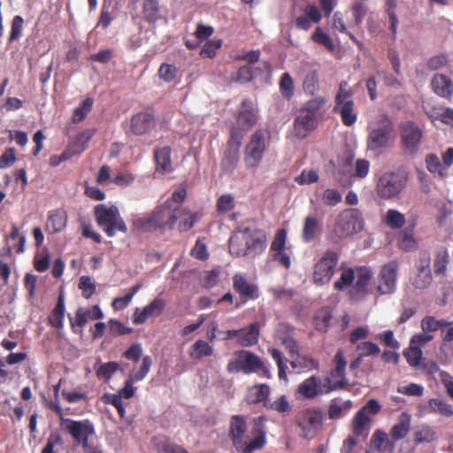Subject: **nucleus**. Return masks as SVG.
I'll use <instances>...</instances> for the list:
<instances>
[{
  "label": "nucleus",
  "mask_w": 453,
  "mask_h": 453,
  "mask_svg": "<svg viewBox=\"0 0 453 453\" xmlns=\"http://www.w3.org/2000/svg\"><path fill=\"white\" fill-rule=\"evenodd\" d=\"M265 421V416L256 418L249 435L246 416L236 414L230 418L228 437L237 452L254 453L265 448L267 442Z\"/></svg>",
  "instance_id": "f257e3e1"
},
{
  "label": "nucleus",
  "mask_w": 453,
  "mask_h": 453,
  "mask_svg": "<svg viewBox=\"0 0 453 453\" xmlns=\"http://www.w3.org/2000/svg\"><path fill=\"white\" fill-rule=\"evenodd\" d=\"M325 104V97L317 96L310 99L303 104L294 120V134L296 137L303 139L315 130L318 125V112Z\"/></svg>",
  "instance_id": "f03ea898"
},
{
  "label": "nucleus",
  "mask_w": 453,
  "mask_h": 453,
  "mask_svg": "<svg viewBox=\"0 0 453 453\" xmlns=\"http://www.w3.org/2000/svg\"><path fill=\"white\" fill-rule=\"evenodd\" d=\"M394 133V124L385 113L379 114L368 125L366 147L368 150L379 151L389 146Z\"/></svg>",
  "instance_id": "7ed1b4c3"
},
{
  "label": "nucleus",
  "mask_w": 453,
  "mask_h": 453,
  "mask_svg": "<svg viewBox=\"0 0 453 453\" xmlns=\"http://www.w3.org/2000/svg\"><path fill=\"white\" fill-rule=\"evenodd\" d=\"M94 215L97 225L108 237L115 236L117 231L127 233V226L119 214L118 207L100 203L95 206Z\"/></svg>",
  "instance_id": "20e7f679"
},
{
  "label": "nucleus",
  "mask_w": 453,
  "mask_h": 453,
  "mask_svg": "<svg viewBox=\"0 0 453 453\" xmlns=\"http://www.w3.org/2000/svg\"><path fill=\"white\" fill-rule=\"evenodd\" d=\"M325 414L319 407L303 408L296 415V423L300 428L302 436L311 440L322 429Z\"/></svg>",
  "instance_id": "39448f33"
},
{
  "label": "nucleus",
  "mask_w": 453,
  "mask_h": 453,
  "mask_svg": "<svg viewBox=\"0 0 453 453\" xmlns=\"http://www.w3.org/2000/svg\"><path fill=\"white\" fill-rule=\"evenodd\" d=\"M381 409L382 406L377 399H369L351 420L352 434L356 437L367 438L372 427V418L379 414Z\"/></svg>",
  "instance_id": "423d86ee"
},
{
  "label": "nucleus",
  "mask_w": 453,
  "mask_h": 453,
  "mask_svg": "<svg viewBox=\"0 0 453 453\" xmlns=\"http://www.w3.org/2000/svg\"><path fill=\"white\" fill-rule=\"evenodd\" d=\"M353 92L346 81H341L334 99V112L340 114L343 125L351 127L357 122V113L354 109Z\"/></svg>",
  "instance_id": "0eeeda50"
},
{
  "label": "nucleus",
  "mask_w": 453,
  "mask_h": 453,
  "mask_svg": "<svg viewBox=\"0 0 453 453\" xmlns=\"http://www.w3.org/2000/svg\"><path fill=\"white\" fill-rule=\"evenodd\" d=\"M270 136L267 130L257 129L250 137L244 149V164L249 169H256L264 157L266 150V137Z\"/></svg>",
  "instance_id": "6e6552de"
},
{
  "label": "nucleus",
  "mask_w": 453,
  "mask_h": 453,
  "mask_svg": "<svg viewBox=\"0 0 453 453\" xmlns=\"http://www.w3.org/2000/svg\"><path fill=\"white\" fill-rule=\"evenodd\" d=\"M364 221L357 209L342 211L336 219L334 232L339 237H346L363 229Z\"/></svg>",
  "instance_id": "1a4fd4ad"
},
{
  "label": "nucleus",
  "mask_w": 453,
  "mask_h": 453,
  "mask_svg": "<svg viewBox=\"0 0 453 453\" xmlns=\"http://www.w3.org/2000/svg\"><path fill=\"white\" fill-rule=\"evenodd\" d=\"M236 357L228 362L226 370L230 373L243 372L250 374L259 372L263 365V360L255 353L249 350L235 352Z\"/></svg>",
  "instance_id": "9d476101"
},
{
  "label": "nucleus",
  "mask_w": 453,
  "mask_h": 453,
  "mask_svg": "<svg viewBox=\"0 0 453 453\" xmlns=\"http://www.w3.org/2000/svg\"><path fill=\"white\" fill-rule=\"evenodd\" d=\"M399 133L403 150L410 154L416 153L423 139V130L414 121L407 120L400 124Z\"/></svg>",
  "instance_id": "9b49d317"
},
{
  "label": "nucleus",
  "mask_w": 453,
  "mask_h": 453,
  "mask_svg": "<svg viewBox=\"0 0 453 453\" xmlns=\"http://www.w3.org/2000/svg\"><path fill=\"white\" fill-rule=\"evenodd\" d=\"M338 262L339 254L334 250H326L314 266V282L319 285L328 283L334 274Z\"/></svg>",
  "instance_id": "f8f14e48"
},
{
  "label": "nucleus",
  "mask_w": 453,
  "mask_h": 453,
  "mask_svg": "<svg viewBox=\"0 0 453 453\" xmlns=\"http://www.w3.org/2000/svg\"><path fill=\"white\" fill-rule=\"evenodd\" d=\"M242 138V134L235 127H232L226 150L221 160V167L225 172H232L237 166Z\"/></svg>",
  "instance_id": "ddd939ff"
},
{
  "label": "nucleus",
  "mask_w": 453,
  "mask_h": 453,
  "mask_svg": "<svg viewBox=\"0 0 453 453\" xmlns=\"http://www.w3.org/2000/svg\"><path fill=\"white\" fill-rule=\"evenodd\" d=\"M151 365V357H143L140 369L137 372L132 371L129 373L128 379L125 381L124 387L119 390L118 394H104V395H114L119 397V399L121 401H123V399L132 398L134 395L136 390V388L133 386L134 383L142 380L149 373Z\"/></svg>",
  "instance_id": "4468645a"
},
{
  "label": "nucleus",
  "mask_w": 453,
  "mask_h": 453,
  "mask_svg": "<svg viewBox=\"0 0 453 453\" xmlns=\"http://www.w3.org/2000/svg\"><path fill=\"white\" fill-rule=\"evenodd\" d=\"M405 185V180L399 173H386L378 180L376 190L381 198L390 199L397 196Z\"/></svg>",
  "instance_id": "2eb2a0df"
},
{
  "label": "nucleus",
  "mask_w": 453,
  "mask_h": 453,
  "mask_svg": "<svg viewBox=\"0 0 453 453\" xmlns=\"http://www.w3.org/2000/svg\"><path fill=\"white\" fill-rule=\"evenodd\" d=\"M179 207H171V201H165L157 205L151 212L159 227V231L172 230L178 219L177 211Z\"/></svg>",
  "instance_id": "dca6fc26"
},
{
  "label": "nucleus",
  "mask_w": 453,
  "mask_h": 453,
  "mask_svg": "<svg viewBox=\"0 0 453 453\" xmlns=\"http://www.w3.org/2000/svg\"><path fill=\"white\" fill-rule=\"evenodd\" d=\"M398 267L396 261H390L382 266L379 274L380 283L377 288L380 294H392L395 291Z\"/></svg>",
  "instance_id": "f3484780"
},
{
  "label": "nucleus",
  "mask_w": 453,
  "mask_h": 453,
  "mask_svg": "<svg viewBox=\"0 0 453 453\" xmlns=\"http://www.w3.org/2000/svg\"><path fill=\"white\" fill-rule=\"evenodd\" d=\"M232 280L233 288L239 295L242 304L250 300H256L259 297L258 286L249 281L243 274L235 273Z\"/></svg>",
  "instance_id": "a211bd4d"
},
{
  "label": "nucleus",
  "mask_w": 453,
  "mask_h": 453,
  "mask_svg": "<svg viewBox=\"0 0 453 453\" xmlns=\"http://www.w3.org/2000/svg\"><path fill=\"white\" fill-rule=\"evenodd\" d=\"M65 421L68 423L65 427L66 431L81 446L84 445L85 441L89 442V436L95 434V428L90 420H72L66 418Z\"/></svg>",
  "instance_id": "6ab92c4d"
},
{
  "label": "nucleus",
  "mask_w": 453,
  "mask_h": 453,
  "mask_svg": "<svg viewBox=\"0 0 453 453\" xmlns=\"http://www.w3.org/2000/svg\"><path fill=\"white\" fill-rule=\"evenodd\" d=\"M236 120L242 131H249L257 125L258 120L257 109L251 99L245 98L242 101Z\"/></svg>",
  "instance_id": "aec40b11"
},
{
  "label": "nucleus",
  "mask_w": 453,
  "mask_h": 453,
  "mask_svg": "<svg viewBox=\"0 0 453 453\" xmlns=\"http://www.w3.org/2000/svg\"><path fill=\"white\" fill-rule=\"evenodd\" d=\"M322 19V14L318 6L313 4L305 5L303 12L293 19V23L297 29L308 31L314 24H319Z\"/></svg>",
  "instance_id": "412c9836"
},
{
  "label": "nucleus",
  "mask_w": 453,
  "mask_h": 453,
  "mask_svg": "<svg viewBox=\"0 0 453 453\" xmlns=\"http://www.w3.org/2000/svg\"><path fill=\"white\" fill-rule=\"evenodd\" d=\"M431 258L429 254H423L418 260V273L412 279V285L418 289H425L432 283L430 269Z\"/></svg>",
  "instance_id": "4be33fe9"
},
{
  "label": "nucleus",
  "mask_w": 453,
  "mask_h": 453,
  "mask_svg": "<svg viewBox=\"0 0 453 453\" xmlns=\"http://www.w3.org/2000/svg\"><path fill=\"white\" fill-rule=\"evenodd\" d=\"M155 126V117L149 111H140L134 114L130 120L131 131L135 135H143L152 130Z\"/></svg>",
  "instance_id": "5701e85b"
},
{
  "label": "nucleus",
  "mask_w": 453,
  "mask_h": 453,
  "mask_svg": "<svg viewBox=\"0 0 453 453\" xmlns=\"http://www.w3.org/2000/svg\"><path fill=\"white\" fill-rule=\"evenodd\" d=\"M247 242L248 255H257L263 252L266 248V234L261 229H243Z\"/></svg>",
  "instance_id": "b1692460"
},
{
  "label": "nucleus",
  "mask_w": 453,
  "mask_h": 453,
  "mask_svg": "<svg viewBox=\"0 0 453 453\" xmlns=\"http://www.w3.org/2000/svg\"><path fill=\"white\" fill-rule=\"evenodd\" d=\"M165 307V303L162 298H155L142 310L136 308L133 316L134 325L143 324L149 318L159 316Z\"/></svg>",
  "instance_id": "393cba45"
},
{
  "label": "nucleus",
  "mask_w": 453,
  "mask_h": 453,
  "mask_svg": "<svg viewBox=\"0 0 453 453\" xmlns=\"http://www.w3.org/2000/svg\"><path fill=\"white\" fill-rule=\"evenodd\" d=\"M323 229V221L315 214H309L305 217L302 229V240L310 243L319 236Z\"/></svg>",
  "instance_id": "a878e982"
},
{
  "label": "nucleus",
  "mask_w": 453,
  "mask_h": 453,
  "mask_svg": "<svg viewBox=\"0 0 453 453\" xmlns=\"http://www.w3.org/2000/svg\"><path fill=\"white\" fill-rule=\"evenodd\" d=\"M165 8L159 0H143L142 4V17L150 24H155L165 17Z\"/></svg>",
  "instance_id": "bb28decb"
},
{
  "label": "nucleus",
  "mask_w": 453,
  "mask_h": 453,
  "mask_svg": "<svg viewBox=\"0 0 453 453\" xmlns=\"http://www.w3.org/2000/svg\"><path fill=\"white\" fill-rule=\"evenodd\" d=\"M271 394V388L267 384H256L248 388L245 401L248 404L262 403L265 408Z\"/></svg>",
  "instance_id": "cd10ccee"
},
{
  "label": "nucleus",
  "mask_w": 453,
  "mask_h": 453,
  "mask_svg": "<svg viewBox=\"0 0 453 453\" xmlns=\"http://www.w3.org/2000/svg\"><path fill=\"white\" fill-rule=\"evenodd\" d=\"M431 86L434 92L441 97L451 99L453 96V81L445 74L436 73L431 81Z\"/></svg>",
  "instance_id": "c85d7f7f"
},
{
  "label": "nucleus",
  "mask_w": 453,
  "mask_h": 453,
  "mask_svg": "<svg viewBox=\"0 0 453 453\" xmlns=\"http://www.w3.org/2000/svg\"><path fill=\"white\" fill-rule=\"evenodd\" d=\"M67 213L63 209H57L50 212L45 229L49 234L62 232L67 224Z\"/></svg>",
  "instance_id": "c756f323"
},
{
  "label": "nucleus",
  "mask_w": 453,
  "mask_h": 453,
  "mask_svg": "<svg viewBox=\"0 0 453 453\" xmlns=\"http://www.w3.org/2000/svg\"><path fill=\"white\" fill-rule=\"evenodd\" d=\"M371 447L380 453H394L395 442L386 432L377 429L372 435Z\"/></svg>",
  "instance_id": "7c9ffc66"
},
{
  "label": "nucleus",
  "mask_w": 453,
  "mask_h": 453,
  "mask_svg": "<svg viewBox=\"0 0 453 453\" xmlns=\"http://www.w3.org/2000/svg\"><path fill=\"white\" fill-rule=\"evenodd\" d=\"M411 416L407 412H402L397 422L391 427L389 436L395 441L404 439L411 430Z\"/></svg>",
  "instance_id": "2f4dec72"
},
{
  "label": "nucleus",
  "mask_w": 453,
  "mask_h": 453,
  "mask_svg": "<svg viewBox=\"0 0 453 453\" xmlns=\"http://www.w3.org/2000/svg\"><path fill=\"white\" fill-rule=\"evenodd\" d=\"M152 442L157 453H188L182 446L165 435L153 437Z\"/></svg>",
  "instance_id": "473e14b6"
},
{
  "label": "nucleus",
  "mask_w": 453,
  "mask_h": 453,
  "mask_svg": "<svg viewBox=\"0 0 453 453\" xmlns=\"http://www.w3.org/2000/svg\"><path fill=\"white\" fill-rule=\"evenodd\" d=\"M319 384V378L316 375H312L300 383L297 391L300 395L307 399H314L319 394H321Z\"/></svg>",
  "instance_id": "72a5a7b5"
},
{
  "label": "nucleus",
  "mask_w": 453,
  "mask_h": 453,
  "mask_svg": "<svg viewBox=\"0 0 453 453\" xmlns=\"http://www.w3.org/2000/svg\"><path fill=\"white\" fill-rule=\"evenodd\" d=\"M247 242L243 230L236 231L229 239V252L234 257L248 256Z\"/></svg>",
  "instance_id": "f704fd0d"
},
{
  "label": "nucleus",
  "mask_w": 453,
  "mask_h": 453,
  "mask_svg": "<svg viewBox=\"0 0 453 453\" xmlns=\"http://www.w3.org/2000/svg\"><path fill=\"white\" fill-rule=\"evenodd\" d=\"M239 344L243 347H250L257 343L260 334V325L258 322L251 323L248 327L241 328Z\"/></svg>",
  "instance_id": "c9c22d12"
},
{
  "label": "nucleus",
  "mask_w": 453,
  "mask_h": 453,
  "mask_svg": "<svg viewBox=\"0 0 453 453\" xmlns=\"http://www.w3.org/2000/svg\"><path fill=\"white\" fill-rule=\"evenodd\" d=\"M295 328L291 326H285V332L280 334L279 340L285 349L288 352L290 357L294 358L299 354V344L294 336Z\"/></svg>",
  "instance_id": "e433bc0d"
},
{
  "label": "nucleus",
  "mask_w": 453,
  "mask_h": 453,
  "mask_svg": "<svg viewBox=\"0 0 453 453\" xmlns=\"http://www.w3.org/2000/svg\"><path fill=\"white\" fill-rule=\"evenodd\" d=\"M132 228L134 231L141 233H152L159 230L152 212L147 217H134Z\"/></svg>",
  "instance_id": "4c0bfd02"
},
{
  "label": "nucleus",
  "mask_w": 453,
  "mask_h": 453,
  "mask_svg": "<svg viewBox=\"0 0 453 453\" xmlns=\"http://www.w3.org/2000/svg\"><path fill=\"white\" fill-rule=\"evenodd\" d=\"M155 160L157 171L160 173H170L173 170L171 160V148L165 146L155 150Z\"/></svg>",
  "instance_id": "58836bf2"
},
{
  "label": "nucleus",
  "mask_w": 453,
  "mask_h": 453,
  "mask_svg": "<svg viewBox=\"0 0 453 453\" xmlns=\"http://www.w3.org/2000/svg\"><path fill=\"white\" fill-rule=\"evenodd\" d=\"M65 312V297L63 293H60L58 298L57 304L48 318L49 324L57 329H61L63 327Z\"/></svg>",
  "instance_id": "ea45409f"
},
{
  "label": "nucleus",
  "mask_w": 453,
  "mask_h": 453,
  "mask_svg": "<svg viewBox=\"0 0 453 453\" xmlns=\"http://www.w3.org/2000/svg\"><path fill=\"white\" fill-rule=\"evenodd\" d=\"M397 245L403 251H412L417 248V241L414 237V226H408L397 235Z\"/></svg>",
  "instance_id": "a19ab883"
},
{
  "label": "nucleus",
  "mask_w": 453,
  "mask_h": 453,
  "mask_svg": "<svg viewBox=\"0 0 453 453\" xmlns=\"http://www.w3.org/2000/svg\"><path fill=\"white\" fill-rule=\"evenodd\" d=\"M265 409L273 411L282 416L288 415L292 411V404L286 395H281L273 401L268 400Z\"/></svg>",
  "instance_id": "79ce46f5"
},
{
  "label": "nucleus",
  "mask_w": 453,
  "mask_h": 453,
  "mask_svg": "<svg viewBox=\"0 0 453 453\" xmlns=\"http://www.w3.org/2000/svg\"><path fill=\"white\" fill-rule=\"evenodd\" d=\"M180 216L185 217L179 222V230L180 232H188L191 230L196 223L201 219L202 213L199 211L191 212L188 208L180 210Z\"/></svg>",
  "instance_id": "37998d69"
},
{
  "label": "nucleus",
  "mask_w": 453,
  "mask_h": 453,
  "mask_svg": "<svg viewBox=\"0 0 453 453\" xmlns=\"http://www.w3.org/2000/svg\"><path fill=\"white\" fill-rule=\"evenodd\" d=\"M212 354V346L203 340H197L189 350V357L192 359H201L205 357H211Z\"/></svg>",
  "instance_id": "c03bdc74"
},
{
  "label": "nucleus",
  "mask_w": 453,
  "mask_h": 453,
  "mask_svg": "<svg viewBox=\"0 0 453 453\" xmlns=\"http://www.w3.org/2000/svg\"><path fill=\"white\" fill-rule=\"evenodd\" d=\"M372 273L370 269L360 268L352 291H356L364 296L366 294V288L372 279Z\"/></svg>",
  "instance_id": "a18cd8bd"
},
{
  "label": "nucleus",
  "mask_w": 453,
  "mask_h": 453,
  "mask_svg": "<svg viewBox=\"0 0 453 453\" xmlns=\"http://www.w3.org/2000/svg\"><path fill=\"white\" fill-rule=\"evenodd\" d=\"M290 365L294 369L301 368L307 371L317 370L319 366V363L317 359L309 356H301L300 354H297L294 357Z\"/></svg>",
  "instance_id": "49530a36"
},
{
  "label": "nucleus",
  "mask_w": 453,
  "mask_h": 453,
  "mask_svg": "<svg viewBox=\"0 0 453 453\" xmlns=\"http://www.w3.org/2000/svg\"><path fill=\"white\" fill-rule=\"evenodd\" d=\"M452 323L445 319H436L433 316H426L421 321V327L424 332H435L450 326Z\"/></svg>",
  "instance_id": "de8ad7c7"
},
{
  "label": "nucleus",
  "mask_w": 453,
  "mask_h": 453,
  "mask_svg": "<svg viewBox=\"0 0 453 453\" xmlns=\"http://www.w3.org/2000/svg\"><path fill=\"white\" fill-rule=\"evenodd\" d=\"M385 224L392 229H400L405 224V217L400 211L390 209L384 218Z\"/></svg>",
  "instance_id": "09e8293b"
},
{
  "label": "nucleus",
  "mask_w": 453,
  "mask_h": 453,
  "mask_svg": "<svg viewBox=\"0 0 453 453\" xmlns=\"http://www.w3.org/2000/svg\"><path fill=\"white\" fill-rule=\"evenodd\" d=\"M94 100L90 97L84 99L81 104L73 111L72 121L80 123L88 116L93 107Z\"/></svg>",
  "instance_id": "8fccbe9b"
},
{
  "label": "nucleus",
  "mask_w": 453,
  "mask_h": 453,
  "mask_svg": "<svg viewBox=\"0 0 453 453\" xmlns=\"http://www.w3.org/2000/svg\"><path fill=\"white\" fill-rule=\"evenodd\" d=\"M426 165L427 170L431 173L437 174L441 178H444L448 174V173H446L443 167L442 163L440 161L439 157L435 154L426 155Z\"/></svg>",
  "instance_id": "3c124183"
},
{
  "label": "nucleus",
  "mask_w": 453,
  "mask_h": 453,
  "mask_svg": "<svg viewBox=\"0 0 453 453\" xmlns=\"http://www.w3.org/2000/svg\"><path fill=\"white\" fill-rule=\"evenodd\" d=\"M311 40L315 43L324 46L330 52H333L335 50V45L333 40L320 27H316L311 35Z\"/></svg>",
  "instance_id": "603ef678"
},
{
  "label": "nucleus",
  "mask_w": 453,
  "mask_h": 453,
  "mask_svg": "<svg viewBox=\"0 0 453 453\" xmlns=\"http://www.w3.org/2000/svg\"><path fill=\"white\" fill-rule=\"evenodd\" d=\"M268 351H269L271 357L273 358V360L277 364L278 375H279L280 380H288V377H287L288 365H287L284 355L282 354V352L280 349H275V348L269 349Z\"/></svg>",
  "instance_id": "864d4df0"
},
{
  "label": "nucleus",
  "mask_w": 453,
  "mask_h": 453,
  "mask_svg": "<svg viewBox=\"0 0 453 453\" xmlns=\"http://www.w3.org/2000/svg\"><path fill=\"white\" fill-rule=\"evenodd\" d=\"M279 86L285 99L290 100L294 96V81L288 73H284L281 75Z\"/></svg>",
  "instance_id": "5fc2aeb1"
},
{
  "label": "nucleus",
  "mask_w": 453,
  "mask_h": 453,
  "mask_svg": "<svg viewBox=\"0 0 453 453\" xmlns=\"http://www.w3.org/2000/svg\"><path fill=\"white\" fill-rule=\"evenodd\" d=\"M119 367V363L111 361L101 364L96 369V373L99 380H109L112 375L118 371Z\"/></svg>",
  "instance_id": "6e6d98bb"
},
{
  "label": "nucleus",
  "mask_w": 453,
  "mask_h": 453,
  "mask_svg": "<svg viewBox=\"0 0 453 453\" xmlns=\"http://www.w3.org/2000/svg\"><path fill=\"white\" fill-rule=\"evenodd\" d=\"M319 75L316 71L309 72L304 78L303 88L306 94L314 95L319 90Z\"/></svg>",
  "instance_id": "4d7b16f0"
},
{
  "label": "nucleus",
  "mask_w": 453,
  "mask_h": 453,
  "mask_svg": "<svg viewBox=\"0 0 453 453\" xmlns=\"http://www.w3.org/2000/svg\"><path fill=\"white\" fill-rule=\"evenodd\" d=\"M354 279V270L352 268H347L342 272L340 278L334 283V288L336 290H343L352 284Z\"/></svg>",
  "instance_id": "13d9d810"
},
{
  "label": "nucleus",
  "mask_w": 453,
  "mask_h": 453,
  "mask_svg": "<svg viewBox=\"0 0 453 453\" xmlns=\"http://www.w3.org/2000/svg\"><path fill=\"white\" fill-rule=\"evenodd\" d=\"M111 4V0H104L96 27H102L104 29H106L111 23L113 16L110 12Z\"/></svg>",
  "instance_id": "bf43d9fd"
},
{
  "label": "nucleus",
  "mask_w": 453,
  "mask_h": 453,
  "mask_svg": "<svg viewBox=\"0 0 453 453\" xmlns=\"http://www.w3.org/2000/svg\"><path fill=\"white\" fill-rule=\"evenodd\" d=\"M408 364L412 367L419 365L422 358V350L418 346L410 344V347L403 352Z\"/></svg>",
  "instance_id": "052dcab7"
},
{
  "label": "nucleus",
  "mask_w": 453,
  "mask_h": 453,
  "mask_svg": "<svg viewBox=\"0 0 453 453\" xmlns=\"http://www.w3.org/2000/svg\"><path fill=\"white\" fill-rule=\"evenodd\" d=\"M448 264H449L448 251L445 249L439 250L436 253L434 263V273L436 274L445 273V272L447 270Z\"/></svg>",
  "instance_id": "680f3d73"
},
{
  "label": "nucleus",
  "mask_w": 453,
  "mask_h": 453,
  "mask_svg": "<svg viewBox=\"0 0 453 453\" xmlns=\"http://www.w3.org/2000/svg\"><path fill=\"white\" fill-rule=\"evenodd\" d=\"M178 68L174 65L163 63L158 69V76L165 82H172L178 74Z\"/></svg>",
  "instance_id": "e2e57ef3"
},
{
  "label": "nucleus",
  "mask_w": 453,
  "mask_h": 453,
  "mask_svg": "<svg viewBox=\"0 0 453 453\" xmlns=\"http://www.w3.org/2000/svg\"><path fill=\"white\" fill-rule=\"evenodd\" d=\"M91 311L90 310L84 309V308H79L76 311L75 313V319H73L69 315L70 324L73 328H74L75 326L83 328L85 325L87 324L89 317H90Z\"/></svg>",
  "instance_id": "0e129e2a"
},
{
  "label": "nucleus",
  "mask_w": 453,
  "mask_h": 453,
  "mask_svg": "<svg viewBox=\"0 0 453 453\" xmlns=\"http://www.w3.org/2000/svg\"><path fill=\"white\" fill-rule=\"evenodd\" d=\"M435 436L436 434L434 429L430 426H425L415 432V442L418 444L423 442H431L434 441Z\"/></svg>",
  "instance_id": "69168bd1"
},
{
  "label": "nucleus",
  "mask_w": 453,
  "mask_h": 453,
  "mask_svg": "<svg viewBox=\"0 0 453 453\" xmlns=\"http://www.w3.org/2000/svg\"><path fill=\"white\" fill-rule=\"evenodd\" d=\"M79 288L82 291V296L88 299L96 292V284L89 276H81L79 280Z\"/></svg>",
  "instance_id": "338daca9"
},
{
  "label": "nucleus",
  "mask_w": 453,
  "mask_h": 453,
  "mask_svg": "<svg viewBox=\"0 0 453 453\" xmlns=\"http://www.w3.org/2000/svg\"><path fill=\"white\" fill-rule=\"evenodd\" d=\"M429 406L434 412H438L445 417H451L453 415L451 406L442 400L432 399L429 402Z\"/></svg>",
  "instance_id": "774afa93"
}]
</instances>
